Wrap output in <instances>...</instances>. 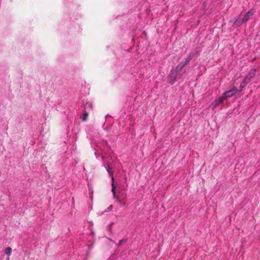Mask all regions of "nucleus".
I'll return each instance as SVG.
<instances>
[{
	"label": "nucleus",
	"instance_id": "f257e3e1",
	"mask_svg": "<svg viewBox=\"0 0 260 260\" xmlns=\"http://www.w3.org/2000/svg\"><path fill=\"white\" fill-rule=\"evenodd\" d=\"M107 171L109 175L111 176V180H112V192L113 193V197L114 199H117L118 202H120V201L118 200V197L116 195V185L114 184V178L113 177V172L112 171V168L109 166H108Z\"/></svg>",
	"mask_w": 260,
	"mask_h": 260
},
{
	"label": "nucleus",
	"instance_id": "f03ea898",
	"mask_svg": "<svg viewBox=\"0 0 260 260\" xmlns=\"http://www.w3.org/2000/svg\"><path fill=\"white\" fill-rule=\"evenodd\" d=\"M237 91V88L235 86H234L232 89L224 92L223 95L221 97L223 100L226 99L227 98H231L235 95Z\"/></svg>",
	"mask_w": 260,
	"mask_h": 260
},
{
	"label": "nucleus",
	"instance_id": "7ed1b4c3",
	"mask_svg": "<svg viewBox=\"0 0 260 260\" xmlns=\"http://www.w3.org/2000/svg\"><path fill=\"white\" fill-rule=\"evenodd\" d=\"M256 72V69H252L251 72H249L244 79L243 83L244 84H248L250 82V80L255 76Z\"/></svg>",
	"mask_w": 260,
	"mask_h": 260
},
{
	"label": "nucleus",
	"instance_id": "20e7f679",
	"mask_svg": "<svg viewBox=\"0 0 260 260\" xmlns=\"http://www.w3.org/2000/svg\"><path fill=\"white\" fill-rule=\"evenodd\" d=\"M255 11L251 9L249 10L245 15L244 17L242 18L243 22H245V23L250 19V17L252 16L255 13Z\"/></svg>",
	"mask_w": 260,
	"mask_h": 260
},
{
	"label": "nucleus",
	"instance_id": "39448f33",
	"mask_svg": "<svg viewBox=\"0 0 260 260\" xmlns=\"http://www.w3.org/2000/svg\"><path fill=\"white\" fill-rule=\"evenodd\" d=\"M195 54L193 52H191L188 56L185 59L184 61H182L180 63L184 67L185 66L188 64V62L194 57Z\"/></svg>",
	"mask_w": 260,
	"mask_h": 260
},
{
	"label": "nucleus",
	"instance_id": "423d86ee",
	"mask_svg": "<svg viewBox=\"0 0 260 260\" xmlns=\"http://www.w3.org/2000/svg\"><path fill=\"white\" fill-rule=\"evenodd\" d=\"M177 74H178L175 73L173 70H171V73L169 75L170 83L173 84L176 81Z\"/></svg>",
	"mask_w": 260,
	"mask_h": 260
},
{
	"label": "nucleus",
	"instance_id": "0eeeda50",
	"mask_svg": "<svg viewBox=\"0 0 260 260\" xmlns=\"http://www.w3.org/2000/svg\"><path fill=\"white\" fill-rule=\"evenodd\" d=\"M223 98L221 96L218 100L214 101L212 104V109H214L218 106L223 102Z\"/></svg>",
	"mask_w": 260,
	"mask_h": 260
},
{
	"label": "nucleus",
	"instance_id": "6e6552de",
	"mask_svg": "<svg viewBox=\"0 0 260 260\" xmlns=\"http://www.w3.org/2000/svg\"><path fill=\"white\" fill-rule=\"evenodd\" d=\"M92 104L90 102H86L84 106L83 111H87L90 112L92 110Z\"/></svg>",
	"mask_w": 260,
	"mask_h": 260
},
{
	"label": "nucleus",
	"instance_id": "1a4fd4ad",
	"mask_svg": "<svg viewBox=\"0 0 260 260\" xmlns=\"http://www.w3.org/2000/svg\"><path fill=\"white\" fill-rule=\"evenodd\" d=\"M245 23V22H243L242 19H237L234 22V25L236 27H239L242 25V24Z\"/></svg>",
	"mask_w": 260,
	"mask_h": 260
},
{
	"label": "nucleus",
	"instance_id": "9d476101",
	"mask_svg": "<svg viewBox=\"0 0 260 260\" xmlns=\"http://www.w3.org/2000/svg\"><path fill=\"white\" fill-rule=\"evenodd\" d=\"M183 67L179 63L175 68V69L174 70H173L175 73H176L177 74H178L179 72H180L182 69H183Z\"/></svg>",
	"mask_w": 260,
	"mask_h": 260
},
{
	"label": "nucleus",
	"instance_id": "9b49d317",
	"mask_svg": "<svg viewBox=\"0 0 260 260\" xmlns=\"http://www.w3.org/2000/svg\"><path fill=\"white\" fill-rule=\"evenodd\" d=\"M88 113L89 112H87V111H83V116L82 117V119L83 121H86L87 120V117L88 116Z\"/></svg>",
	"mask_w": 260,
	"mask_h": 260
},
{
	"label": "nucleus",
	"instance_id": "f8f14e48",
	"mask_svg": "<svg viewBox=\"0 0 260 260\" xmlns=\"http://www.w3.org/2000/svg\"><path fill=\"white\" fill-rule=\"evenodd\" d=\"M12 249L11 247H8L5 249V253L9 256L11 254Z\"/></svg>",
	"mask_w": 260,
	"mask_h": 260
},
{
	"label": "nucleus",
	"instance_id": "ddd939ff",
	"mask_svg": "<svg viewBox=\"0 0 260 260\" xmlns=\"http://www.w3.org/2000/svg\"><path fill=\"white\" fill-rule=\"evenodd\" d=\"M112 209H113V205H110V206H109V207L107 208V209H106V212L110 211H111Z\"/></svg>",
	"mask_w": 260,
	"mask_h": 260
},
{
	"label": "nucleus",
	"instance_id": "4468645a",
	"mask_svg": "<svg viewBox=\"0 0 260 260\" xmlns=\"http://www.w3.org/2000/svg\"><path fill=\"white\" fill-rule=\"evenodd\" d=\"M126 240L122 239V240H120V241H119V243H118V246H120V245H121L122 244V243H123V242H126Z\"/></svg>",
	"mask_w": 260,
	"mask_h": 260
},
{
	"label": "nucleus",
	"instance_id": "2eb2a0df",
	"mask_svg": "<svg viewBox=\"0 0 260 260\" xmlns=\"http://www.w3.org/2000/svg\"><path fill=\"white\" fill-rule=\"evenodd\" d=\"M245 85H246V84H243V83H242V84H241L240 85V87H241V88H243V87Z\"/></svg>",
	"mask_w": 260,
	"mask_h": 260
},
{
	"label": "nucleus",
	"instance_id": "dca6fc26",
	"mask_svg": "<svg viewBox=\"0 0 260 260\" xmlns=\"http://www.w3.org/2000/svg\"><path fill=\"white\" fill-rule=\"evenodd\" d=\"M256 59V57H254L253 59H252L251 61V62H253L254 61H255V60Z\"/></svg>",
	"mask_w": 260,
	"mask_h": 260
},
{
	"label": "nucleus",
	"instance_id": "f3484780",
	"mask_svg": "<svg viewBox=\"0 0 260 260\" xmlns=\"http://www.w3.org/2000/svg\"><path fill=\"white\" fill-rule=\"evenodd\" d=\"M7 260H9V256H8Z\"/></svg>",
	"mask_w": 260,
	"mask_h": 260
}]
</instances>
